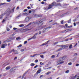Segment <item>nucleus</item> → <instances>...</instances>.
Instances as JSON below:
<instances>
[{"label":"nucleus","mask_w":79,"mask_h":79,"mask_svg":"<svg viewBox=\"0 0 79 79\" xmlns=\"http://www.w3.org/2000/svg\"><path fill=\"white\" fill-rule=\"evenodd\" d=\"M15 7H14L11 10V11L13 13L14 12V11L15 10Z\"/></svg>","instance_id":"obj_17"},{"label":"nucleus","mask_w":79,"mask_h":79,"mask_svg":"<svg viewBox=\"0 0 79 79\" xmlns=\"http://www.w3.org/2000/svg\"><path fill=\"white\" fill-rule=\"evenodd\" d=\"M67 57L66 56H63L62 57H61L60 58V59H61L60 60H59V62H60V61H63L65 59V58H66Z\"/></svg>","instance_id":"obj_6"},{"label":"nucleus","mask_w":79,"mask_h":79,"mask_svg":"<svg viewBox=\"0 0 79 79\" xmlns=\"http://www.w3.org/2000/svg\"><path fill=\"white\" fill-rule=\"evenodd\" d=\"M4 66H6V65H8V64H7V63L6 62L5 64H4Z\"/></svg>","instance_id":"obj_48"},{"label":"nucleus","mask_w":79,"mask_h":79,"mask_svg":"<svg viewBox=\"0 0 79 79\" xmlns=\"http://www.w3.org/2000/svg\"><path fill=\"white\" fill-rule=\"evenodd\" d=\"M51 62H50L48 63V64H47L46 65H45V67H48V65H49L50 64H51Z\"/></svg>","instance_id":"obj_13"},{"label":"nucleus","mask_w":79,"mask_h":79,"mask_svg":"<svg viewBox=\"0 0 79 79\" xmlns=\"http://www.w3.org/2000/svg\"><path fill=\"white\" fill-rule=\"evenodd\" d=\"M68 40H69L68 39H66V40H65L64 41H65V42H67L68 41Z\"/></svg>","instance_id":"obj_54"},{"label":"nucleus","mask_w":79,"mask_h":79,"mask_svg":"<svg viewBox=\"0 0 79 79\" xmlns=\"http://www.w3.org/2000/svg\"><path fill=\"white\" fill-rule=\"evenodd\" d=\"M37 67H38V65H36L34 67V68L35 69L36 68H37Z\"/></svg>","instance_id":"obj_43"},{"label":"nucleus","mask_w":79,"mask_h":79,"mask_svg":"<svg viewBox=\"0 0 79 79\" xmlns=\"http://www.w3.org/2000/svg\"><path fill=\"white\" fill-rule=\"evenodd\" d=\"M58 42H56L53 43L52 44V45H56V44H58Z\"/></svg>","instance_id":"obj_21"},{"label":"nucleus","mask_w":79,"mask_h":79,"mask_svg":"<svg viewBox=\"0 0 79 79\" xmlns=\"http://www.w3.org/2000/svg\"><path fill=\"white\" fill-rule=\"evenodd\" d=\"M47 27V25H44L41 27V29L44 28H45V27Z\"/></svg>","instance_id":"obj_18"},{"label":"nucleus","mask_w":79,"mask_h":79,"mask_svg":"<svg viewBox=\"0 0 79 79\" xmlns=\"http://www.w3.org/2000/svg\"><path fill=\"white\" fill-rule=\"evenodd\" d=\"M16 40H19V39H21V38L19 37H17L16 38Z\"/></svg>","instance_id":"obj_37"},{"label":"nucleus","mask_w":79,"mask_h":79,"mask_svg":"<svg viewBox=\"0 0 79 79\" xmlns=\"http://www.w3.org/2000/svg\"><path fill=\"white\" fill-rule=\"evenodd\" d=\"M45 3V2H41V4H44Z\"/></svg>","instance_id":"obj_51"},{"label":"nucleus","mask_w":79,"mask_h":79,"mask_svg":"<svg viewBox=\"0 0 79 79\" xmlns=\"http://www.w3.org/2000/svg\"><path fill=\"white\" fill-rule=\"evenodd\" d=\"M16 59H17V57H15V58H14V60H16Z\"/></svg>","instance_id":"obj_50"},{"label":"nucleus","mask_w":79,"mask_h":79,"mask_svg":"<svg viewBox=\"0 0 79 79\" xmlns=\"http://www.w3.org/2000/svg\"><path fill=\"white\" fill-rule=\"evenodd\" d=\"M39 55L38 54H35L33 56H30L31 57H34L35 56V55Z\"/></svg>","instance_id":"obj_29"},{"label":"nucleus","mask_w":79,"mask_h":79,"mask_svg":"<svg viewBox=\"0 0 79 79\" xmlns=\"http://www.w3.org/2000/svg\"><path fill=\"white\" fill-rule=\"evenodd\" d=\"M47 27V25H44L41 27V29L44 28H45V27Z\"/></svg>","instance_id":"obj_19"},{"label":"nucleus","mask_w":79,"mask_h":79,"mask_svg":"<svg viewBox=\"0 0 79 79\" xmlns=\"http://www.w3.org/2000/svg\"><path fill=\"white\" fill-rule=\"evenodd\" d=\"M69 72V70H67L65 71V73H68Z\"/></svg>","instance_id":"obj_33"},{"label":"nucleus","mask_w":79,"mask_h":79,"mask_svg":"<svg viewBox=\"0 0 79 79\" xmlns=\"http://www.w3.org/2000/svg\"><path fill=\"white\" fill-rule=\"evenodd\" d=\"M68 64H69V65H71V64H72V63L71 62L69 63Z\"/></svg>","instance_id":"obj_45"},{"label":"nucleus","mask_w":79,"mask_h":79,"mask_svg":"<svg viewBox=\"0 0 79 79\" xmlns=\"http://www.w3.org/2000/svg\"><path fill=\"white\" fill-rule=\"evenodd\" d=\"M31 19H32V18L29 17H27L25 18V21L26 22H28V21H29Z\"/></svg>","instance_id":"obj_4"},{"label":"nucleus","mask_w":79,"mask_h":79,"mask_svg":"<svg viewBox=\"0 0 79 79\" xmlns=\"http://www.w3.org/2000/svg\"><path fill=\"white\" fill-rule=\"evenodd\" d=\"M15 70L16 69H13V68L11 69L10 70V73H15Z\"/></svg>","instance_id":"obj_7"},{"label":"nucleus","mask_w":79,"mask_h":79,"mask_svg":"<svg viewBox=\"0 0 79 79\" xmlns=\"http://www.w3.org/2000/svg\"><path fill=\"white\" fill-rule=\"evenodd\" d=\"M13 29L14 30H16V29H17V28H15V27H14V28H13Z\"/></svg>","instance_id":"obj_53"},{"label":"nucleus","mask_w":79,"mask_h":79,"mask_svg":"<svg viewBox=\"0 0 79 79\" xmlns=\"http://www.w3.org/2000/svg\"><path fill=\"white\" fill-rule=\"evenodd\" d=\"M65 26L66 27H68V24H66L65 25Z\"/></svg>","instance_id":"obj_61"},{"label":"nucleus","mask_w":79,"mask_h":79,"mask_svg":"<svg viewBox=\"0 0 79 79\" xmlns=\"http://www.w3.org/2000/svg\"><path fill=\"white\" fill-rule=\"evenodd\" d=\"M39 34H41V33H42V32L41 31H39Z\"/></svg>","instance_id":"obj_62"},{"label":"nucleus","mask_w":79,"mask_h":79,"mask_svg":"<svg viewBox=\"0 0 79 79\" xmlns=\"http://www.w3.org/2000/svg\"><path fill=\"white\" fill-rule=\"evenodd\" d=\"M6 4V3H0V6H1V5H5Z\"/></svg>","instance_id":"obj_38"},{"label":"nucleus","mask_w":79,"mask_h":79,"mask_svg":"<svg viewBox=\"0 0 79 79\" xmlns=\"http://www.w3.org/2000/svg\"><path fill=\"white\" fill-rule=\"evenodd\" d=\"M6 46H7V44L6 43L3 44L2 45L1 48H5L6 47Z\"/></svg>","instance_id":"obj_8"},{"label":"nucleus","mask_w":79,"mask_h":79,"mask_svg":"<svg viewBox=\"0 0 79 79\" xmlns=\"http://www.w3.org/2000/svg\"><path fill=\"white\" fill-rule=\"evenodd\" d=\"M40 64L41 65H43V64L42 62H41L40 63Z\"/></svg>","instance_id":"obj_52"},{"label":"nucleus","mask_w":79,"mask_h":79,"mask_svg":"<svg viewBox=\"0 0 79 79\" xmlns=\"http://www.w3.org/2000/svg\"><path fill=\"white\" fill-rule=\"evenodd\" d=\"M10 68H11V67H10V66L7 67L6 68V70H9V69H10Z\"/></svg>","instance_id":"obj_14"},{"label":"nucleus","mask_w":79,"mask_h":79,"mask_svg":"<svg viewBox=\"0 0 79 79\" xmlns=\"http://www.w3.org/2000/svg\"><path fill=\"white\" fill-rule=\"evenodd\" d=\"M71 19H70L68 21V23H71Z\"/></svg>","instance_id":"obj_30"},{"label":"nucleus","mask_w":79,"mask_h":79,"mask_svg":"<svg viewBox=\"0 0 79 79\" xmlns=\"http://www.w3.org/2000/svg\"><path fill=\"white\" fill-rule=\"evenodd\" d=\"M27 8L28 9H31V8L29 6H28L27 7Z\"/></svg>","instance_id":"obj_57"},{"label":"nucleus","mask_w":79,"mask_h":79,"mask_svg":"<svg viewBox=\"0 0 79 79\" xmlns=\"http://www.w3.org/2000/svg\"><path fill=\"white\" fill-rule=\"evenodd\" d=\"M24 26V24H20L19 25V27H23Z\"/></svg>","instance_id":"obj_26"},{"label":"nucleus","mask_w":79,"mask_h":79,"mask_svg":"<svg viewBox=\"0 0 79 79\" xmlns=\"http://www.w3.org/2000/svg\"><path fill=\"white\" fill-rule=\"evenodd\" d=\"M32 11L31 10H30L29 11V13H31Z\"/></svg>","instance_id":"obj_59"},{"label":"nucleus","mask_w":79,"mask_h":79,"mask_svg":"<svg viewBox=\"0 0 79 79\" xmlns=\"http://www.w3.org/2000/svg\"><path fill=\"white\" fill-rule=\"evenodd\" d=\"M6 63H7V65L10 64V63L9 62H6Z\"/></svg>","instance_id":"obj_46"},{"label":"nucleus","mask_w":79,"mask_h":79,"mask_svg":"<svg viewBox=\"0 0 79 79\" xmlns=\"http://www.w3.org/2000/svg\"><path fill=\"white\" fill-rule=\"evenodd\" d=\"M6 30H7V31H10V28H9L7 27Z\"/></svg>","instance_id":"obj_39"},{"label":"nucleus","mask_w":79,"mask_h":79,"mask_svg":"<svg viewBox=\"0 0 79 79\" xmlns=\"http://www.w3.org/2000/svg\"><path fill=\"white\" fill-rule=\"evenodd\" d=\"M35 13V10H33L31 11V13L34 14Z\"/></svg>","instance_id":"obj_34"},{"label":"nucleus","mask_w":79,"mask_h":79,"mask_svg":"<svg viewBox=\"0 0 79 79\" xmlns=\"http://www.w3.org/2000/svg\"><path fill=\"white\" fill-rule=\"evenodd\" d=\"M7 2H11V0H7Z\"/></svg>","instance_id":"obj_56"},{"label":"nucleus","mask_w":79,"mask_h":79,"mask_svg":"<svg viewBox=\"0 0 79 79\" xmlns=\"http://www.w3.org/2000/svg\"><path fill=\"white\" fill-rule=\"evenodd\" d=\"M25 15L26 16H28L29 15V13H25Z\"/></svg>","instance_id":"obj_49"},{"label":"nucleus","mask_w":79,"mask_h":79,"mask_svg":"<svg viewBox=\"0 0 79 79\" xmlns=\"http://www.w3.org/2000/svg\"><path fill=\"white\" fill-rule=\"evenodd\" d=\"M21 14H20L18 15L16 17L17 18H19V17H21Z\"/></svg>","instance_id":"obj_27"},{"label":"nucleus","mask_w":79,"mask_h":79,"mask_svg":"<svg viewBox=\"0 0 79 79\" xmlns=\"http://www.w3.org/2000/svg\"><path fill=\"white\" fill-rule=\"evenodd\" d=\"M68 46H69V45L68 44L63 45V47L59 48L56 52H59V51L62 50H63V49H66V48H67L68 47Z\"/></svg>","instance_id":"obj_2"},{"label":"nucleus","mask_w":79,"mask_h":79,"mask_svg":"<svg viewBox=\"0 0 79 79\" xmlns=\"http://www.w3.org/2000/svg\"><path fill=\"white\" fill-rule=\"evenodd\" d=\"M6 14L3 13L0 16V19H2L3 17L2 16H3V15H5Z\"/></svg>","instance_id":"obj_11"},{"label":"nucleus","mask_w":79,"mask_h":79,"mask_svg":"<svg viewBox=\"0 0 79 79\" xmlns=\"http://www.w3.org/2000/svg\"><path fill=\"white\" fill-rule=\"evenodd\" d=\"M64 63V61H62L61 62H60L59 63L57 64H63V63Z\"/></svg>","instance_id":"obj_16"},{"label":"nucleus","mask_w":79,"mask_h":79,"mask_svg":"<svg viewBox=\"0 0 79 79\" xmlns=\"http://www.w3.org/2000/svg\"><path fill=\"white\" fill-rule=\"evenodd\" d=\"M34 65H35V64H34V63H32L30 64V66H34Z\"/></svg>","instance_id":"obj_24"},{"label":"nucleus","mask_w":79,"mask_h":79,"mask_svg":"<svg viewBox=\"0 0 79 79\" xmlns=\"http://www.w3.org/2000/svg\"><path fill=\"white\" fill-rule=\"evenodd\" d=\"M19 6H18L17 7V8H16V10H19Z\"/></svg>","instance_id":"obj_63"},{"label":"nucleus","mask_w":79,"mask_h":79,"mask_svg":"<svg viewBox=\"0 0 79 79\" xmlns=\"http://www.w3.org/2000/svg\"><path fill=\"white\" fill-rule=\"evenodd\" d=\"M51 27H48L46 28H44L43 29V30L42 31V33H45V32H46L47 31V29H48L49 28V29H50L51 28Z\"/></svg>","instance_id":"obj_5"},{"label":"nucleus","mask_w":79,"mask_h":79,"mask_svg":"<svg viewBox=\"0 0 79 79\" xmlns=\"http://www.w3.org/2000/svg\"><path fill=\"white\" fill-rule=\"evenodd\" d=\"M79 64H76V66H79Z\"/></svg>","instance_id":"obj_58"},{"label":"nucleus","mask_w":79,"mask_h":79,"mask_svg":"<svg viewBox=\"0 0 79 79\" xmlns=\"http://www.w3.org/2000/svg\"><path fill=\"white\" fill-rule=\"evenodd\" d=\"M52 6H61V4L59 3H56V2H53L52 3Z\"/></svg>","instance_id":"obj_3"},{"label":"nucleus","mask_w":79,"mask_h":79,"mask_svg":"<svg viewBox=\"0 0 79 79\" xmlns=\"http://www.w3.org/2000/svg\"><path fill=\"white\" fill-rule=\"evenodd\" d=\"M35 63H37L38 62V60H36L35 61Z\"/></svg>","instance_id":"obj_44"},{"label":"nucleus","mask_w":79,"mask_h":79,"mask_svg":"<svg viewBox=\"0 0 79 79\" xmlns=\"http://www.w3.org/2000/svg\"><path fill=\"white\" fill-rule=\"evenodd\" d=\"M40 57H41V58H44V55H41L40 56Z\"/></svg>","instance_id":"obj_32"},{"label":"nucleus","mask_w":79,"mask_h":79,"mask_svg":"<svg viewBox=\"0 0 79 79\" xmlns=\"http://www.w3.org/2000/svg\"><path fill=\"white\" fill-rule=\"evenodd\" d=\"M32 17L33 18H37L38 16L36 14H34L32 15Z\"/></svg>","instance_id":"obj_9"},{"label":"nucleus","mask_w":79,"mask_h":79,"mask_svg":"<svg viewBox=\"0 0 79 79\" xmlns=\"http://www.w3.org/2000/svg\"><path fill=\"white\" fill-rule=\"evenodd\" d=\"M77 76V75H76L74 76L73 77H72V79H74L76 78V77Z\"/></svg>","instance_id":"obj_12"},{"label":"nucleus","mask_w":79,"mask_h":79,"mask_svg":"<svg viewBox=\"0 0 79 79\" xmlns=\"http://www.w3.org/2000/svg\"><path fill=\"white\" fill-rule=\"evenodd\" d=\"M27 73V72H26L23 75V77H22V79H23V78H24V76H25V75H26V74Z\"/></svg>","instance_id":"obj_20"},{"label":"nucleus","mask_w":79,"mask_h":79,"mask_svg":"<svg viewBox=\"0 0 79 79\" xmlns=\"http://www.w3.org/2000/svg\"><path fill=\"white\" fill-rule=\"evenodd\" d=\"M44 19H40L38 21V22H36L33 23H30L27 26H29V25H31V24H32L33 26H34V25H35V24H38L39 26H42L43 24H44Z\"/></svg>","instance_id":"obj_1"},{"label":"nucleus","mask_w":79,"mask_h":79,"mask_svg":"<svg viewBox=\"0 0 79 79\" xmlns=\"http://www.w3.org/2000/svg\"><path fill=\"white\" fill-rule=\"evenodd\" d=\"M72 44H70L69 46V48L70 49H71V48H72Z\"/></svg>","instance_id":"obj_28"},{"label":"nucleus","mask_w":79,"mask_h":79,"mask_svg":"<svg viewBox=\"0 0 79 79\" xmlns=\"http://www.w3.org/2000/svg\"><path fill=\"white\" fill-rule=\"evenodd\" d=\"M77 9H78V7H76V8H75L74 9V10H77Z\"/></svg>","instance_id":"obj_55"},{"label":"nucleus","mask_w":79,"mask_h":79,"mask_svg":"<svg viewBox=\"0 0 79 79\" xmlns=\"http://www.w3.org/2000/svg\"><path fill=\"white\" fill-rule=\"evenodd\" d=\"M36 73L37 74H40V70H39L36 72Z\"/></svg>","instance_id":"obj_23"},{"label":"nucleus","mask_w":79,"mask_h":79,"mask_svg":"<svg viewBox=\"0 0 79 79\" xmlns=\"http://www.w3.org/2000/svg\"><path fill=\"white\" fill-rule=\"evenodd\" d=\"M22 46V44H20L19 46H18L17 47L18 48H19V47H21Z\"/></svg>","instance_id":"obj_36"},{"label":"nucleus","mask_w":79,"mask_h":79,"mask_svg":"<svg viewBox=\"0 0 79 79\" xmlns=\"http://www.w3.org/2000/svg\"><path fill=\"white\" fill-rule=\"evenodd\" d=\"M27 11V9H24L23 10V12H26V11Z\"/></svg>","instance_id":"obj_40"},{"label":"nucleus","mask_w":79,"mask_h":79,"mask_svg":"<svg viewBox=\"0 0 79 79\" xmlns=\"http://www.w3.org/2000/svg\"><path fill=\"white\" fill-rule=\"evenodd\" d=\"M27 42V41H25L24 42V44H26Z\"/></svg>","instance_id":"obj_47"},{"label":"nucleus","mask_w":79,"mask_h":79,"mask_svg":"<svg viewBox=\"0 0 79 79\" xmlns=\"http://www.w3.org/2000/svg\"><path fill=\"white\" fill-rule=\"evenodd\" d=\"M72 30V29H68L67 30H66L65 31L67 32H68V31H71Z\"/></svg>","instance_id":"obj_25"},{"label":"nucleus","mask_w":79,"mask_h":79,"mask_svg":"<svg viewBox=\"0 0 79 79\" xmlns=\"http://www.w3.org/2000/svg\"><path fill=\"white\" fill-rule=\"evenodd\" d=\"M23 30H24L25 31H29V30H30V29H23Z\"/></svg>","instance_id":"obj_35"},{"label":"nucleus","mask_w":79,"mask_h":79,"mask_svg":"<svg viewBox=\"0 0 79 79\" xmlns=\"http://www.w3.org/2000/svg\"><path fill=\"white\" fill-rule=\"evenodd\" d=\"M64 21L63 20H62L61 21V23L62 24H64Z\"/></svg>","instance_id":"obj_31"},{"label":"nucleus","mask_w":79,"mask_h":79,"mask_svg":"<svg viewBox=\"0 0 79 79\" xmlns=\"http://www.w3.org/2000/svg\"><path fill=\"white\" fill-rule=\"evenodd\" d=\"M43 77V75H41L40 76V78H41V77Z\"/></svg>","instance_id":"obj_60"},{"label":"nucleus","mask_w":79,"mask_h":79,"mask_svg":"<svg viewBox=\"0 0 79 79\" xmlns=\"http://www.w3.org/2000/svg\"><path fill=\"white\" fill-rule=\"evenodd\" d=\"M5 20H4V19H3L2 22V23H4V22H5Z\"/></svg>","instance_id":"obj_64"},{"label":"nucleus","mask_w":79,"mask_h":79,"mask_svg":"<svg viewBox=\"0 0 79 79\" xmlns=\"http://www.w3.org/2000/svg\"><path fill=\"white\" fill-rule=\"evenodd\" d=\"M51 73V72H49L48 73H47V74H48H48H50V73Z\"/></svg>","instance_id":"obj_41"},{"label":"nucleus","mask_w":79,"mask_h":79,"mask_svg":"<svg viewBox=\"0 0 79 79\" xmlns=\"http://www.w3.org/2000/svg\"><path fill=\"white\" fill-rule=\"evenodd\" d=\"M51 58H55V55H53L52 56Z\"/></svg>","instance_id":"obj_42"},{"label":"nucleus","mask_w":79,"mask_h":79,"mask_svg":"<svg viewBox=\"0 0 79 79\" xmlns=\"http://www.w3.org/2000/svg\"><path fill=\"white\" fill-rule=\"evenodd\" d=\"M36 39V36H35V35H34L33 37H31L32 39Z\"/></svg>","instance_id":"obj_15"},{"label":"nucleus","mask_w":79,"mask_h":79,"mask_svg":"<svg viewBox=\"0 0 79 79\" xmlns=\"http://www.w3.org/2000/svg\"><path fill=\"white\" fill-rule=\"evenodd\" d=\"M47 44V43L45 42V43L43 44L42 45H41L40 46H42L43 45H45Z\"/></svg>","instance_id":"obj_22"},{"label":"nucleus","mask_w":79,"mask_h":79,"mask_svg":"<svg viewBox=\"0 0 79 79\" xmlns=\"http://www.w3.org/2000/svg\"><path fill=\"white\" fill-rule=\"evenodd\" d=\"M52 6H53L52 5H49V7L48 8V10H50V9H51V8H52Z\"/></svg>","instance_id":"obj_10"}]
</instances>
